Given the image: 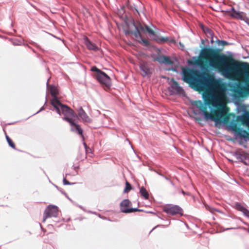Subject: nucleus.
<instances>
[{
	"label": "nucleus",
	"instance_id": "nucleus-28",
	"mask_svg": "<svg viewBox=\"0 0 249 249\" xmlns=\"http://www.w3.org/2000/svg\"><path fill=\"white\" fill-rule=\"evenodd\" d=\"M203 30L206 33H208L210 34H211L212 31L210 29H209V28H206L205 29H204Z\"/></svg>",
	"mask_w": 249,
	"mask_h": 249
},
{
	"label": "nucleus",
	"instance_id": "nucleus-8",
	"mask_svg": "<svg viewBox=\"0 0 249 249\" xmlns=\"http://www.w3.org/2000/svg\"><path fill=\"white\" fill-rule=\"evenodd\" d=\"M131 202L127 199L123 200L120 203V210L124 213H130L135 212H141L142 210L137 208H130Z\"/></svg>",
	"mask_w": 249,
	"mask_h": 249
},
{
	"label": "nucleus",
	"instance_id": "nucleus-4",
	"mask_svg": "<svg viewBox=\"0 0 249 249\" xmlns=\"http://www.w3.org/2000/svg\"><path fill=\"white\" fill-rule=\"evenodd\" d=\"M53 106L59 115L61 114V111L62 114L64 116L63 120L65 121L66 118L75 116L74 111L68 106L61 103L58 99H54L53 102Z\"/></svg>",
	"mask_w": 249,
	"mask_h": 249
},
{
	"label": "nucleus",
	"instance_id": "nucleus-19",
	"mask_svg": "<svg viewBox=\"0 0 249 249\" xmlns=\"http://www.w3.org/2000/svg\"><path fill=\"white\" fill-rule=\"evenodd\" d=\"M138 38H140V40H139V42L141 43H142L144 46H148L149 45L150 43L149 41L147 39H144L142 38V36L141 37H139Z\"/></svg>",
	"mask_w": 249,
	"mask_h": 249
},
{
	"label": "nucleus",
	"instance_id": "nucleus-21",
	"mask_svg": "<svg viewBox=\"0 0 249 249\" xmlns=\"http://www.w3.org/2000/svg\"><path fill=\"white\" fill-rule=\"evenodd\" d=\"M232 16L238 18H241L242 17V14L240 12H237L234 10H233Z\"/></svg>",
	"mask_w": 249,
	"mask_h": 249
},
{
	"label": "nucleus",
	"instance_id": "nucleus-33",
	"mask_svg": "<svg viewBox=\"0 0 249 249\" xmlns=\"http://www.w3.org/2000/svg\"><path fill=\"white\" fill-rule=\"evenodd\" d=\"M84 145L85 147L86 148V147H87V144H86V143H84Z\"/></svg>",
	"mask_w": 249,
	"mask_h": 249
},
{
	"label": "nucleus",
	"instance_id": "nucleus-17",
	"mask_svg": "<svg viewBox=\"0 0 249 249\" xmlns=\"http://www.w3.org/2000/svg\"><path fill=\"white\" fill-rule=\"evenodd\" d=\"M239 135L241 137L246 138L249 136V132L245 130L241 129L239 132Z\"/></svg>",
	"mask_w": 249,
	"mask_h": 249
},
{
	"label": "nucleus",
	"instance_id": "nucleus-23",
	"mask_svg": "<svg viewBox=\"0 0 249 249\" xmlns=\"http://www.w3.org/2000/svg\"><path fill=\"white\" fill-rule=\"evenodd\" d=\"M243 121L245 123H249V112L243 117Z\"/></svg>",
	"mask_w": 249,
	"mask_h": 249
},
{
	"label": "nucleus",
	"instance_id": "nucleus-24",
	"mask_svg": "<svg viewBox=\"0 0 249 249\" xmlns=\"http://www.w3.org/2000/svg\"><path fill=\"white\" fill-rule=\"evenodd\" d=\"M91 71H96L97 72V73H99L100 72H102V71H101V70H100L99 69H98L96 67L94 66V67H93L91 69Z\"/></svg>",
	"mask_w": 249,
	"mask_h": 249
},
{
	"label": "nucleus",
	"instance_id": "nucleus-27",
	"mask_svg": "<svg viewBox=\"0 0 249 249\" xmlns=\"http://www.w3.org/2000/svg\"><path fill=\"white\" fill-rule=\"evenodd\" d=\"M63 183H64V184H65V185L71 184V183L68 180H67L66 178H64Z\"/></svg>",
	"mask_w": 249,
	"mask_h": 249
},
{
	"label": "nucleus",
	"instance_id": "nucleus-26",
	"mask_svg": "<svg viewBox=\"0 0 249 249\" xmlns=\"http://www.w3.org/2000/svg\"><path fill=\"white\" fill-rule=\"evenodd\" d=\"M243 213L247 217H249V211L247 210L246 208L243 209Z\"/></svg>",
	"mask_w": 249,
	"mask_h": 249
},
{
	"label": "nucleus",
	"instance_id": "nucleus-29",
	"mask_svg": "<svg viewBox=\"0 0 249 249\" xmlns=\"http://www.w3.org/2000/svg\"><path fill=\"white\" fill-rule=\"evenodd\" d=\"M245 224L247 225L248 226V228H244V230H245V231H248V232H249V224L246 223H245Z\"/></svg>",
	"mask_w": 249,
	"mask_h": 249
},
{
	"label": "nucleus",
	"instance_id": "nucleus-2",
	"mask_svg": "<svg viewBox=\"0 0 249 249\" xmlns=\"http://www.w3.org/2000/svg\"><path fill=\"white\" fill-rule=\"evenodd\" d=\"M205 64L228 78L242 79L246 86L239 84L233 92L239 97L249 95V63L235 60L231 55L221 53L218 49L207 48L202 51L201 57L197 61V64L201 67Z\"/></svg>",
	"mask_w": 249,
	"mask_h": 249
},
{
	"label": "nucleus",
	"instance_id": "nucleus-14",
	"mask_svg": "<svg viewBox=\"0 0 249 249\" xmlns=\"http://www.w3.org/2000/svg\"><path fill=\"white\" fill-rule=\"evenodd\" d=\"M50 92H51L52 96L53 97V98L51 101V103H52V105H53V100H54V99H58L56 97V96L58 94V90L55 88L52 87L50 89Z\"/></svg>",
	"mask_w": 249,
	"mask_h": 249
},
{
	"label": "nucleus",
	"instance_id": "nucleus-12",
	"mask_svg": "<svg viewBox=\"0 0 249 249\" xmlns=\"http://www.w3.org/2000/svg\"><path fill=\"white\" fill-rule=\"evenodd\" d=\"M78 114L84 122L89 123L91 122L92 120L88 116L82 107H80L78 109Z\"/></svg>",
	"mask_w": 249,
	"mask_h": 249
},
{
	"label": "nucleus",
	"instance_id": "nucleus-10",
	"mask_svg": "<svg viewBox=\"0 0 249 249\" xmlns=\"http://www.w3.org/2000/svg\"><path fill=\"white\" fill-rule=\"evenodd\" d=\"M155 60L160 64H167L169 65H173L174 64V61H172L169 56L165 55H158Z\"/></svg>",
	"mask_w": 249,
	"mask_h": 249
},
{
	"label": "nucleus",
	"instance_id": "nucleus-7",
	"mask_svg": "<svg viewBox=\"0 0 249 249\" xmlns=\"http://www.w3.org/2000/svg\"><path fill=\"white\" fill-rule=\"evenodd\" d=\"M163 211L168 214L174 215L176 214H182V209L177 205L172 204L166 205L163 207Z\"/></svg>",
	"mask_w": 249,
	"mask_h": 249
},
{
	"label": "nucleus",
	"instance_id": "nucleus-30",
	"mask_svg": "<svg viewBox=\"0 0 249 249\" xmlns=\"http://www.w3.org/2000/svg\"><path fill=\"white\" fill-rule=\"evenodd\" d=\"M221 42V44L223 45H226L228 44V43L226 41L222 40Z\"/></svg>",
	"mask_w": 249,
	"mask_h": 249
},
{
	"label": "nucleus",
	"instance_id": "nucleus-34",
	"mask_svg": "<svg viewBox=\"0 0 249 249\" xmlns=\"http://www.w3.org/2000/svg\"><path fill=\"white\" fill-rule=\"evenodd\" d=\"M182 193L184 194V192L183 191H182Z\"/></svg>",
	"mask_w": 249,
	"mask_h": 249
},
{
	"label": "nucleus",
	"instance_id": "nucleus-25",
	"mask_svg": "<svg viewBox=\"0 0 249 249\" xmlns=\"http://www.w3.org/2000/svg\"><path fill=\"white\" fill-rule=\"evenodd\" d=\"M236 208L241 211L242 212H243V209H244L245 208L243 206H242L241 205L239 204H236Z\"/></svg>",
	"mask_w": 249,
	"mask_h": 249
},
{
	"label": "nucleus",
	"instance_id": "nucleus-32",
	"mask_svg": "<svg viewBox=\"0 0 249 249\" xmlns=\"http://www.w3.org/2000/svg\"><path fill=\"white\" fill-rule=\"evenodd\" d=\"M195 119L198 121H201V119L200 118H196Z\"/></svg>",
	"mask_w": 249,
	"mask_h": 249
},
{
	"label": "nucleus",
	"instance_id": "nucleus-31",
	"mask_svg": "<svg viewBox=\"0 0 249 249\" xmlns=\"http://www.w3.org/2000/svg\"><path fill=\"white\" fill-rule=\"evenodd\" d=\"M195 119L198 121H201V119L200 118H196Z\"/></svg>",
	"mask_w": 249,
	"mask_h": 249
},
{
	"label": "nucleus",
	"instance_id": "nucleus-20",
	"mask_svg": "<svg viewBox=\"0 0 249 249\" xmlns=\"http://www.w3.org/2000/svg\"><path fill=\"white\" fill-rule=\"evenodd\" d=\"M132 189V186L131 184L128 182H125V187L124 190V193H127Z\"/></svg>",
	"mask_w": 249,
	"mask_h": 249
},
{
	"label": "nucleus",
	"instance_id": "nucleus-1",
	"mask_svg": "<svg viewBox=\"0 0 249 249\" xmlns=\"http://www.w3.org/2000/svg\"><path fill=\"white\" fill-rule=\"evenodd\" d=\"M183 80L196 91H202L208 89L203 96L205 104L200 100L193 105L202 111L205 120L210 119L216 123L229 120V108L226 106L227 99L223 84L207 74L200 73L192 69L183 70Z\"/></svg>",
	"mask_w": 249,
	"mask_h": 249
},
{
	"label": "nucleus",
	"instance_id": "nucleus-11",
	"mask_svg": "<svg viewBox=\"0 0 249 249\" xmlns=\"http://www.w3.org/2000/svg\"><path fill=\"white\" fill-rule=\"evenodd\" d=\"M65 121L68 122L71 126L75 127V129L77 131L78 134H79L82 138L84 139V137L83 135V130L80 126L74 123V120L71 118H66Z\"/></svg>",
	"mask_w": 249,
	"mask_h": 249
},
{
	"label": "nucleus",
	"instance_id": "nucleus-5",
	"mask_svg": "<svg viewBox=\"0 0 249 249\" xmlns=\"http://www.w3.org/2000/svg\"><path fill=\"white\" fill-rule=\"evenodd\" d=\"M96 78L105 89L107 90L110 88L111 86V79L104 72L102 71L97 73L96 75Z\"/></svg>",
	"mask_w": 249,
	"mask_h": 249
},
{
	"label": "nucleus",
	"instance_id": "nucleus-9",
	"mask_svg": "<svg viewBox=\"0 0 249 249\" xmlns=\"http://www.w3.org/2000/svg\"><path fill=\"white\" fill-rule=\"evenodd\" d=\"M171 81L172 82V84L171 85V92L173 94H181L184 92L183 89L174 79L172 78Z\"/></svg>",
	"mask_w": 249,
	"mask_h": 249
},
{
	"label": "nucleus",
	"instance_id": "nucleus-15",
	"mask_svg": "<svg viewBox=\"0 0 249 249\" xmlns=\"http://www.w3.org/2000/svg\"><path fill=\"white\" fill-rule=\"evenodd\" d=\"M140 193L141 196H142L144 199H147L149 197V194L147 190L143 187H142L140 188Z\"/></svg>",
	"mask_w": 249,
	"mask_h": 249
},
{
	"label": "nucleus",
	"instance_id": "nucleus-16",
	"mask_svg": "<svg viewBox=\"0 0 249 249\" xmlns=\"http://www.w3.org/2000/svg\"><path fill=\"white\" fill-rule=\"evenodd\" d=\"M141 70L143 71V75L145 76L149 72V69L145 64H142L140 66Z\"/></svg>",
	"mask_w": 249,
	"mask_h": 249
},
{
	"label": "nucleus",
	"instance_id": "nucleus-22",
	"mask_svg": "<svg viewBox=\"0 0 249 249\" xmlns=\"http://www.w3.org/2000/svg\"><path fill=\"white\" fill-rule=\"evenodd\" d=\"M155 40L157 42L160 43L168 41V38L167 37H159L155 39Z\"/></svg>",
	"mask_w": 249,
	"mask_h": 249
},
{
	"label": "nucleus",
	"instance_id": "nucleus-18",
	"mask_svg": "<svg viewBox=\"0 0 249 249\" xmlns=\"http://www.w3.org/2000/svg\"><path fill=\"white\" fill-rule=\"evenodd\" d=\"M6 139L9 145L13 149H16V145L12 140L8 136L6 135Z\"/></svg>",
	"mask_w": 249,
	"mask_h": 249
},
{
	"label": "nucleus",
	"instance_id": "nucleus-3",
	"mask_svg": "<svg viewBox=\"0 0 249 249\" xmlns=\"http://www.w3.org/2000/svg\"><path fill=\"white\" fill-rule=\"evenodd\" d=\"M134 25L135 27L136 31H132L131 30H127L125 31V34H132L136 38L142 36V34L145 33H148L150 35L156 36L155 32L149 27L147 25L142 24L140 22H137L136 23H134Z\"/></svg>",
	"mask_w": 249,
	"mask_h": 249
},
{
	"label": "nucleus",
	"instance_id": "nucleus-6",
	"mask_svg": "<svg viewBox=\"0 0 249 249\" xmlns=\"http://www.w3.org/2000/svg\"><path fill=\"white\" fill-rule=\"evenodd\" d=\"M58 214V207L54 205H50L47 207L44 211L42 222H45L48 218L56 217Z\"/></svg>",
	"mask_w": 249,
	"mask_h": 249
},
{
	"label": "nucleus",
	"instance_id": "nucleus-13",
	"mask_svg": "<svg viewBox=\"0 0 249 249\" xmlns=\"http://www.w3.org/2000/svg\"><path fill=\"white\" fill-rule=\"evenodd\" d=\"M84 44L89 50L97 51L99 50L98 47L94 43L91 42L87 37L84 38Z\"/></svg>",
	"mask_w": 249,
	"mask_h": 249
}]
</instances>
